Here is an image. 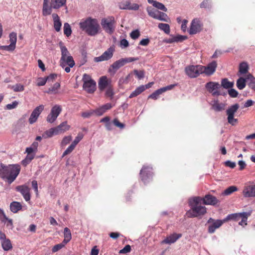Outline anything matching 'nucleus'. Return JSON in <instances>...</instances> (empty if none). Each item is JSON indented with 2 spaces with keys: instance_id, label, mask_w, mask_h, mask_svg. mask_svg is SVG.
<instances>
[{
  "instance_id": "1",
  "label": "nucleus",
  "mask_w": 255,
  "mask_h": 255,
  "mask_svg": "<svg viewBox=\"0 0 255 255\" xmlns=\"http://www.w3.org/2000/svg\"><path fill=\"white\" fill-rule=\"evenodd\" d=\"M202 198L200 197H193L189 199L190 209L186 213L188 217H198L206 213V207L202 205Z\"/></svg>"
},
{
  "instance_id": "2",
  "label": "nucleus",
  "mask_w": 255,
  "mask_h": 255,
  "mask_svg": "<svg viewBox=\"0 0 255 255\" xmlns=\"http://www.w3.org/2000/svg\"><path fill=\"white\" fill-rule=\"evenodd\" d=\"M79 25L80 28L89 36H95L100 33L101 31L98 20L96 18L88 17L85 19H82Z\"/></svg>"
},
{
  "instance_id": "3",
  "label": "nucleus",
  "mask_w": 255,
  "mask_h": 255,
  "mask_svg": "<svg viewBox=\"0 0 255 255\" xmlns=\"http://www.w3.org/2000/svg\"><path fill=\"white\" fill-rule=\"evenodd\" d=\"M59 46L61 52V57L59 61L60 65L64 69L66 73H69L70 72V68L75 65L74 60L62 41L59 42Z\"/></svg>"
},
{
  "instance_id": "4",
  "label": "nucleus",
  "mask_w": 255,
  "mask_h": 255,
  "mask_svg": "<svg viewBox=\"0 0 255 255\" xmlns=\"http://www.w3.org/2000/svg\"><path fill=\"white\" fill-rule=\"evenodd\" d=\"M20 171L18 165H9L5 166L0 163V177L6 179L9 183H11L16 178Z\"/></svg>"
},
{
  "instance_id": "5",
  "label": "nucleus",
  "mask_w": 255,
  "mask_h": 255,
  "mask_svg": "<svg viewBox=\"0 0 255 255\" xmlns=\"http://www.w3.org/2000/svg\"><path fill=\"white\" fill-rule=\"evenodd\" d=\"M250 216L249 212L236 213L228 215L223 220H217L216 221L210 218L208 223H224L225 222H238L245 223L247 222L248 217Z\"/></svg>"
},
{
  "instance_id": "6",
  "label": "nucleus",
  "mask_w": 255,
  "mask_h": 255,
  "mask_svg": "<svg viewBox=\"0 0 255 255\" xmlns=\"http://www.w3.org/2000/svg\"><path fill=\"white\" fill-rule=\"evenodd\" d=\"M152 167L150 165H144L140 171V177L144 184H146L152 181L153 178Z\"/></svg>"
},
{
  "instance_id": "7",
  "label": "nucleus",
  "mask_w": 255,
  "mask_h": 255,
  "mask_svg": "<svg viewBox=\"0 0 255 255\" xmlns=\"http://www.w3.org/2000/svg\"><path fill=\"white\" fill-rule=\"evenodd\" d=\"M240 106L238 104H235L229 107L226 110L228 122L232 126L236 125L238 122V120L237 119H235L234 117L235 114L237 112Z\"/></svg>"
},
{
  "instance_id": "8",
  "label": "nucleus",
  "mask_w": 255,
  "mask_h": 255,
  "mask_svg": "<svg viewBox=\"0 0 255 255\" xmlns=\"http://www.w3.org/2000/svg\"><path fill=\"white\" fill-rule=\"evenodd\" d=\"M116 21L113 16L103 18L101 20V25L104 30L108 33L111 34L115 31Z\"/></svg>"
},
{
  "instance_id": "9",
  "label": "nucleus",
  "mask_w": 255,
  "mask_h": 255,
  "mask_svg": "<svg viewBox=\"0 0 255 255\" xmlns=\"http://www.w3.org/2000/svg\"><path fill=\"white\" fill-rule=\"evenodd\" d=\"M83 89L89 93H93L96 90V83L91 77L87 74L83 76Z\"/></svg>"
},
{
  "instance_id": "10",
  "label": "nucleus",
  "mask_w": 255,
  "mask_h": 255,
  "mask_svg": "<svg viewBox=\"0 0 255 255\" xmlns=\"http://www.w3.org/2000/svg\"><path fill=\"white\" fill-rule=\"evenodd\" d=\"M201 68H203L201 65H189L186 67L185 72L186 75L191 78L197 77L202 74Z\"/></svg>"
},
{
  "instance_id": "11",
  "label": "nucleus",
  "mask_w": 255,
  "mask_h": 255,
  "mask_svg": "<svg viewBox=\"0 0 255 255\" xmlns=\"http://www.w3.org/2000/svg\"><path fill=\"white\" fill-rule=\"evenodd\" d=\"M62 111V108L58 105L54 106L51 109L46 120L49 123H54Z\"/></svg>"
},
{
  "instance_id": "12",
  "label": "nucleus",
  "mask_w": 255,
  "mask_h": 255,
  "mask_svg": "<svg viewBox=\"0 0 255 255\" xmlns=\"http://www.w3.org/2000/svg\"><path fill=\"white\" fill-rule=\"evenodd\" d=\"M205 87L207 91L214 96H218L221 95L220 91L221 85L218 82H208L205 85Z\"/></svg>"
},
{
  "instance_id": "13",
  "label": "nucleus",
  "mask_w": 255,
  "mask_h": 255,
  "mask_svg": "<svg viewBox=\"0 0 255 255\" xmlns=\"http://www.w3.org/2000/svg\"><path fill=\"white\" fill-rule=\"evenodd\" d=\"M203 25V23L200 19L194 18L191 23L189 33L190 34H195L200 32L202 29Z\"/></svg>"
},
{
  "instance_id": "14",
  "label": "nucleus",
  "mask_w": 255,
  "mask_h": 255,
  "mask_svg": "<svg viewBox=\"0 0 255 255\" xmlns=\"http://www.w3.org/2000/svg\"><path fill=\"white\" fill-rule=\"evenodd\" d=\"M112 80L106 76H103L99 78L98 81V88L100 91H104L106 89L111 86Z\"/></svg>"
},
{
  "instance_id": "15",
  "label": "nucleus",
  "mask_w": 255,
  "mask_h": 255,
  "mask_svg": "<svg viewBox=\"0 0 255 255\" xmlns=\"http://www.w3.org/2000/svg\"><path fill=\"white\" fill-rule=\"evenodd\" d=\"M217 63L216 61H213L209 63L207 66L201 65L203 68H201L202 74H204L206 76H211L214 73L217 67Z\"/></svg>"
},
{
  "instance_id": "16",
  "label": "nucleus",
  "mask_w": 255,
  "mask_h": 255,
  "mask_svg": "<svg viewBox=\"0 0 255 255\" xmlns=\"http://www.w3.org/2000/svg\"><path fill=\"white\" fill-rule=\"evenodd\" d=\"M44 110V106L41 105L34 109L31 114L28 121L30 124L35 123L41 112Z\"/></svg>"
},
{
  "instance_id": "17",
  "label": "nucleus",
  "mask_w": 255,
  "mask_h": 255,
  "mask_svg": "<svg viewBox=\"0 0 255 255\" xmlns=\"http://www.w3.org/2000/svg\"><path fill=\"white\" fill-rule=\"evenodd\" d=\"M0 241L4 251H7L12 248L10 240L6 238L5 234L1 232H0Z\"/></svg>"
},
{
  "instance_id": "18",
  "label": "nucleus",
  "mask_w": 255,
  "mask_h": 255,
  "mask_svg": "<svg viewBox=\"0 0 255 255\" xmlns=\"http://www.w3.org/2000/svg\"><path fill=\"white\" fill-rule=\"evenodd\" d=\"M114 51V48L110 47L107 49V50L105 51L101 56L96 57L95 58V61L96 62H101L108 60L112 57Z\"/></svg>"
},
{
  "instance_id": "19",
  "label": "nucleus",
  "mask_w": 255,
  "mask_h": 255,
  "mask_svg": "<svg viewBox=\"0 0 255 255\" xmlns=\"http://www.w3.org/2000/svg\"><path fill=\"white\" fill-rule=\"evenodd\" d=\"M125 65V62L123 58H121L115 62L111 65L109 69V72L112 75L115 74L117 70L121 67H123Z\"/></svg>"
},
{
  "instance_id": "20",
  "label": "nucleus",
  "mask_w": 255,
  "mask_h": 255,
  "mask_svg": "<svg viewBox=\"0 0 255 255\" xmlns=\"http://www.w3.org/2000/svg\"><path fill=\"white\" fill-rule=\"evenodd\" d=\"M119 7L122 9L137 10L139 5L136 3L131 4L129 0H125L119 3Z\"/></svg>"
},
{
  "instance_id": "21",
  "label": "nucleus",
  "mask_w": 255,
  "mask_h": 255,
  "mask_svg": "<svg viewBox=\"0 0 255 255\" xmlns=\"http://www.w3.org/2000/svg\"><path fill=\"white\" fill-rule=\"evenodd\" d=\"M182 236V234L173 233L167 236V237L162 241L161 243L168 245L173 244L180 239Z\"/></svg>"
},
{
  "instance_id": "22",
  "label": "nucleus",
  "mask_w": 255,
  "mask_h": 255,
  "mask_svg": "<svg viewBox=\"0 0 255 255\" xmlns=\"http://www.w3.org/2000/svg\"><path fill=\"white\" fill-rule=\"evenodd\" d=\"M17 191H19L23 195L25 201L30 200V195L29 194V188L26 185H22L17 187Z\"/></svg>"
},
{
  "instance_id": "23",
  "label": "nucleus",
  "mask_w": 255,
  "mask_h": 255,
  "mask_svg": "<svg viewBox=\"0 0 255 255\" xmlns=\"http://www.w3.org/2000/svg\"><path fill=\"white\" fill-rule=\"evenodd\" d=\"M243 194L246 197H255V185L246 187L243 190Z\"/></svg>"
},
{
  "instance_id": "24",
  "label": "nucleus",
  "mask_w": 255,
  "mask_h": 255,
  "mask_svg": "<svg viewBox=\"0 0 255 255\" xmlns=\"http://www.w3.org/2000/svg\"><path fill=\"white\" fill-rule=\"evenodd\" d=\"M202 203L206 205H215L218 203L217 199L211 195H206L204 198H202Z\"/></svg>"
},
{
  "instance_id": "25",
  "label": "nucleus",
  "mask_w": 255,
  "mask_h": 255,
  "mask_svg": "<svg viewBox=\"0 0 255 255\" xmlns=\"http://www.w3.org/2000/svg\"><path fill=\"white\" fill-rule=\"evenodd\" d=\"M112 107L111 104L107 103L104 105L95 110V115L98 116H102L107 110L110 109Z\"/></svg>"
},
{
  "instance_id": "26",
  "label": "nucleus",
  "mask_w": 255,
  "mask_h": 255,
  "mask_svg": "<svg viewBox=\"0 0 255 255\" xmlns=\"http://www.w3.org/2000/svg\"><path fill=\"white\" fill-rule=\"evenodd\" d=\"M212 109L216 112H220L225 110L226 104L223 103H219L218 100H214L212 104Z\"/></svg>"
},
{
  "instance_id": "27",
  "label": "nucleus",
  "mask_w": 255,
  "mask_h": 255,
  "mask_svg": "<svg viewBox=\"0 0 255 255\" xmlns=\"http://www.w3.org/2000/svg\"><path fill=\"white\" fill-rule=\"evenodd\" d=\"M55 128L57 134H59L69 130L70 126L67 125L66 122H64Z\"/></svg>"
},
{
  "instance_id": "28",
  "label": "nucleus",
  "mask_w": 255,
  "mask_h": 255,
  "mask_svg": "<svg viewBox=\"0 0 255 255\" xmlns=\"http://www.w3.org/2000/svg\"><path fill=\"white\" fill-rule=\"evenodd\" d=\"M53 20L54 21V27L55 30L57 32L59 31L61 29L62 23L60 21V18L58 15L56 13H53L52 15Z\"/></svg>"
},
{
  "instance_id": "29",
  "label": "nucleus",
  "mask_w": 255,
  "mask_h": 255,
  "mask_svg": "<svg viewBox=\"0 0 255 255\" xmlns=\"http://www.w3.org/2000/svg\"><path fill=\"white\" fill-rule=\"evenodd\" d=\"M49 0H43L42 14L44 16L50 15L52 12V7L48 6Z\"/></svg>"
},
{
  "instance_id": "30",
  "label": "nucleus",
  "mask_w": 255,
  "mask_h": 255,
  "mask_svg": "<svg viewBox=\"0 0 255 255\" xmlns=\"http://www.w3.org/2000/svg\"><path fill=\"white\" fill-rule=\"evenodd\" d=\"M66 0H51V6L54 9H58L65 4Z\"/></svg>"
},
{
  "instance_id": "31",
  "label": "nucleus",
  "mask_w": 255,
  "mask_h": 255,
  "mask_svg": "<svg viewBox=\"0 0 255 255\" xmlns=\"http://www.w3.org/2000/svg\"><path fill=\"white\" fill-rule=\"evenodd\" d=\"M156 19H158L160 21H163L166 22H170V19L168 16L164 12L159 11V13L156 18Z\"/></svg>"
},
{
  "instance_id": "32",
  "label": "nucleus",
  "mask_w": 255,
  "mask_h": 255,
  "mask_svg": "<svg viewBox=\"0 0 255 255\" xmlns=\"http://www.w3.org/2000/svg\"><path fill=\"white\" fill-rule=\"evenodd\" d=\"M234 85V83L233 82H230L227 78L223 79L221 81V86L225 89H230L233 88Z\"/></svg>"
},
{
  "instance_id": "33",
  "label": "nucleus",
  "mask_w": 255,
  "mask_h": 255,
  "mask_svg": "<svg viewBox=\"0 0 255 255\" xmlns=\"http://www.w3.org/2000/svg\"><path fill=\"white\" fill-rule=\"evenodd\" d=\"M10 209L11 212L15 213L21 209V205L19 202H13L10 205Z\"/></svg>"
},
{
  "instance_id": "34",
  "label": "nucleus",
  "mask_w": 255,
  "mask_h": 255,
  "mask_svg": "<svg viewBox=\"0 0 255 255\" xmlns=\"http://www.w3.org/2000/svg\"><path fill=\"white\" fill-rule=\"evenodd\" d=\"M144 90L145 86L144 85L140 86L130 94L129 98H132L133 97H136L143 92Z\"/></svg>"
},
{
  "instance_id": "35",
  "label": "nucleus",
  "mask_w": 255,
  "mask_h": 255,
  "mask_svg": "<svg viewBox=\"0 0 255 255\" xmlns=\"http://www.w3.org/2000/svg\"><path fill=\"white\" fill-rule=\"evenodd\" d=\"M146 10L148 13V14L151 17L156 19L159 11L157 10H156L152 8L151 6H148L146 8Z\"/></svg>"
},
{
  "instance_id": "36",
  "label": "nucleus",
  "mask_w": 255,
  "mask_h": 255,
  "mask_svg": "<svg viewBox=\"0 0 255 255\" xmlns=\"http://www.w3.org/2000/svg\"><path fill=\"white\" fill-rule=\"evenodd\" d=\"M63 242L67 244L71 239V234L70 230L68 228H65L64 230Z\"/></svg>"
},
{
  "instance_id": "37",
  "label": "nucleus",
  "mask_w": 255,
  "mask_h": 255,
  "mask_svg": "<svg viewBox=\"0 0 255 255\" xmlns=\"http://www.w3.org/2000/svg\"><path fill=\"white\" fill-rule=\"evenodd\" d=\"M8 88L12 89L15 92H22L24 89V86L21 84H16L14 85H8Z\"/></svg>"
},
{
  "instance_id": "38",
  "label": "nucleus",
  "mask_w": 255,
  "mask_h": 255,
  "mask_svg": "<svg viewBox=\"0 0 255 255\" xmlns=\"http://www.w3.org/2000/svg\"><path fill=\"white\" fill-rule=\"evenodd\" d=\"M246 78L244 77H240L237 80V86L239 90H242L246 87Z\"/></svg>"
},
{
  "instance_id": "39",
  "label": "nucleus",
  "mask_w": 255,
  "mask_h": 255,
  "mask_svg": "<svg viewBox=\"0 0 255 255\" xmlns=\"http://www.w3.org/2000/svg\"><path fill=\"white\" fill-rule=\"evenodd\" d=\"M158 28L163 31L165 33L169 34L170 31V26L168 24L160 23L158 25Z\"/></svg>"
},
{
  "instance_id": "40",
  "label": "nucleus",
  "mask_w": 255,
  "mask_h": 255,
  "mask_svg": "<svg viewBox=\"0 0 255 255\" xmlns=\"http://www.w3.org/2000/svg\"><path fill=\"white\" fill-rule=\"evenodd\" d=\"M249 67L246 62H242L240 64L239 72L241 74H246L248 72Z\"/></svg>"
},
{
  "instance_id": "41",
  "label": "nucleus",
  "mask_w": 255,
  "mask_h": 255,
  "mask_svg": "<svg viewBox=\"0 0 255 255\" xmlns=\"http://www.w3.org/2000/svg\"><path fill=\"white\" fill-rule=\"evenodd\" d=\"M9 41L11 45L16 47V43L17 41V34L15 32H12L9 35Z\"/></svg>"
},
{
  "instance_id": "42",
  "label": "nucleus",
  "mask_w": 255,
  "mask_h": 255,
  "mask_svg": "<svg viewBox=\"0 0 255 255\" xmlns=\"http://www.w3.org/2000/svg\"><path fill=\"white\" fill-rule=\"evenodd\" d=\"M60 85L59 83H56L54 84L52 87L50 88L47 93L50 94H56L57 93V91L59 88Z\"/></svg>"
},
{
  "instance_id": "43",
  "label": "nucleus",
  "mask_w": 255,
  "mask_h": 255,
  "mask_svg": "<svg viewBox=\"0 0 255 255\" xmlns=\"http://www.w3.org/2000/svg\"><path fill=\"white\" fill-rule=\"evenodd\" d=\"M0 221L4 223H11V220L6 217L3 210L0 209Z\"/></svg>"
},
{
  "instance_id": "44",
  "label": "nucleus",
  "mask_w": 255,
  "mask_h": 255,
  "mask_svg": "<svg viewBox=\"0 0 255 255\" xmlns=\"http://www.w3.org/2000/svg\"><path fill=\"white\" fill-rule=\"evenodd\" d=\"M152 5L157 8L158 9L161 10L164 12H166L167 11V8L164 6V5L159 2L157 1H155L154 3H153Z\"/></svg>"
},
{
  "instance_id": "45",
  "label": "nucleus",
  "mask_w": 255,
  "mask_h": 255,
  "mask_svg": "<svg viewBox=\"0 0 255 255\" xmlns=\"http://www.w3.org/2000/svg\"><path fill=\"white\" fill-rule=\"evenodd\" d=\"M54 135H57V133L56 131L55 128H53L46 131L44 132L43 136H45L46 137H51Z\"/></svg>"
},
{
  "instance_id": "46",
  "label": "nucleus",
  "mask_w": 255,
  "mask_h": 255,
  "mask_svg": "<svg viewBox=\"0 0 255 255\" xmlns=\"http://www.w3.org/2000/svg\"><path fill=\"white\" fill-rule=\"evenodd\" d=\"M72 33V30L70 25L68 23L64 24V33L67 36H69Z\"/></svg>"
},
{
  "instance_id": "47",
  "label": "nucleus",
  "mask_w": 255,
  "mask_h": 255,
  "mask_svg": "<svg viewBox=\"0 0 255 255\" xmlns=\"http://www.w3.org/2000/svg\"><path fill=\"white\" fill-rule=\"evenodd\" d=\"M72 136L71 135H68L65 136L63 137L62 140L61 142V146L62 147L65 146L67 144H68L72 140Z\"/></svg>"
},
{
  "instance_id": "48",
  "label": "nucleus",
  "mask_w": 255,
  "mask_h": 255,
  "mask_svg": "<svg viewBox=\"0 0 255 255\" xmlns=\"http://www.w3.org/2000/svg\"><path fill=\"white\" fill-rule=\"evenodd\" d=\"M35 156L34 154H27L26 158L22 160V162L23 165L26 166L27 164H28L34 158Z\"/></svg>"
},
{
  "instance_id": "49",
  "label": "nucleus",
  "mask_w": 255,
  "mask_h": 255,
  "mask_svg": "<svg viewBox=\"0 0 255 255\" xmlns=\"http://www.w3.org/2000/svg\"><path fill=\"white\" fill-rule=\"evenodd\" d=\"M237 190V188L236 186H232L227 188L223 193V195H229L232 193Z\"/></svg>"
},
{
  "instance_id": "50",
  "label": "nucleus",
  "mask_w": 255,
  "mask_h": 255,
  "mask_svg": "<svg viewBox=\"0 0 255 255\" xmlns=\"http://www.w3.org/2000/svg\"><path fill=\"white\" fill-rule=\"evenodd\" d=\"M94 115H95V110H91L88 111L83 112L81 114L82 117L84 118H89Z\"/></svg>"
},
{
  "instance_id": "51",
  "label": "nucleus",
  "mask_w": 255,
  "mask_h": 255,
  "mask_svg": "<svg viewBox=\"0 0 255 255\" xmlns=\"http://www.w3.org/2000/svg\"><path fill=\"white\" fill-rule=\"evenodd\" d=\"M162 92L161 89H158L153 92L152 94L149 96L148 98H151L154 100H156L158 99L159 96L162 94Z\"/></svg>"
},
{
  "instance_id": "52",
  "label": "nucleus",
  "mask_w": 255,
  "mask_h": 255,
  "mask_svg": "<svg viewBox=\"0 0 255 255\" xmlns=\"http://www.w3.org/2000/svg\"><path fill=\"white\" fill-rule=\"evenodd\" d=\"M67 244L63 242V241L60 243L55 245L52 249L53 253H55L63 248Z\"/></svg>"
},
{
  "instance_id": "53",
  "label": "nucleus",
  "mask_w": 255,
  "mask_h": 255,
  "mask_svg": "<svg viewBox=\"0 0 255 255\" xmlns=\"http://www.w3.org/2000/svg\"><path fill=\"white\" fill-rule=\"evenodd\" d=\"M105 91V95L107 97L112 98L114 95V92L113 90V88L112 85L110 86L109 88L106 89Z\"/></svg>"
},
{
  "instance_id": "54",
  "label": "nucleus",
  "mask_w": 255,
  "mask_h": 255,
  "mask_svg": "<svg viewBox=\"0 0 255 255\" xmlns=\"http://www.w3.org/2000/svg\"><path fill=\"white\" fill-rule=\"evenodd\" d=\"M76 146L73 144L72 143L70 144V146L65 150V151L63 152L62 154V157L66 156L70 154L75 148Z\"/></svg>"
},
{
  "instance_id": "55",
  "label": "nucleus",
  "mask_w": 255,
  "mask_h": 255,
  "mask_svg": "<svg viewBox=\"0 0 255 255\" xmlns=\"http://www.w3.org/2000/svg\"><path fill=\"white\" fill-rule=\"evenodd\" d=\"M222 224H212L208 228V232L210 233H213L215 230L220 228Z\"/></svg>"
},
{
  "instance_id": "56",
  "label": "nucleus",
  "mask_w": 255,
  "mask_h": 255,
  "mask_svg": "<svg viewBox=\"0 0 255 255\" xmlns=\"http://www.w3.org/2000/svg\"><path fill=\"white\" fill-rule=\"evenodd\" d=\"M211 5V1L210 0H204L200 4V7L201 8H209Z\"/></svg>"
},
{
  "instance_id": "57",
  "label": "nucleus",
  "mask_w": 255,
  "mask_h": 255,
  "mask_svg": "<svg viewBox=\"0 0 255 255\" xmlns=\"http://www.w3.org/2000/svg\"><path fill=\"white\" fill-rule=\"evenodd\" d=\"M18 102L15 101L11 104H8L6 105L5 109L7 110H12L17 107L18 105Z\"/></svg>"
},
{
  "instance_id": "58",
  "label": "nucleus",
  "mask_w": 255,
  "mask_h": 255,
  "mask_svg": "<svg viewBox=\"0 0 255 255\" xmlns=\"http://www.w3.org/2000/svg\"><path fill=\"white\" fill-rule=\"evenodd\" d=\"M83 138V134L82 133H79L77 136L75 137L72 143L75 146L80 141V140Z\"/></svg>"
},
{
  "instance_id": "59",
  "label": "nucleus",
  "mask_w": 255,
  "mask_h": 255,
  "mask_svg": "<svg viewBox=\"0 0 255 255\" xmlns=\"http://www.w3.org/2000/svg\"><path fill=\"white\" fill-rule=\"evenodd\" d=\"M140 36V32L138 30L136 29L132 31L130 33V36L133 39H136L139 37Z\"/></svg>"
},
{
  "instance_id": "60",
  "label": "nucleus",
  "mask_w": 255,
  "mask_h": 255,
  "mask_svg": "<svg viewBox=\"0 0 255 255\" xmlns=\"http://www.w3.org/2000/svg\"><path fill=\"white\" fill-rule=\"evenodd\" d=\"M15 47L9 44V45L0 46V50H4L8 51H12L15 49Z\"/></svg>"
},
{
  "instance_id": "61",
  "label": "nucleus",
  "mask_w": 255,
  "mask_h": 255,
  "mask_svg": "<svg viewBox=\"0 0 255 255\" xmlns=\"http://www.w3.org/2000/svg\"><path fill=\"white\" fill-rule=\"evenodd\" d=\"M228 94L232 98H236L238 95V92L237 91L232 88L228 90Z\"/></svg>"
},
{
  "instance_id": "62",
  "label": "nucleus",
  "mask_w": 255,
  "mask_h": 255,
  "mask_svg": "<svg viewBox=\"0 0 255 255\" xmlns=\"http://www.w3.org/2000/svg\"><path fill=\"white\" fill-rule=\"evenodd\" d=\"M133 73L135 74L138 79H142L144 76V72L143 71H138L137 70H134Z\"/></svg>"
},
{
  "instance_id": "63",
  "label": "nucleus",
  "mask_w": 255,
  "mask_h": 255,
  "mask_svg": "<svg viewBox=\"0 0 255 255\" xmlns=\"http://www.w3.org/2000/svg\"><path fill=\"white\" fill-rule=\"evenodd\" d=\"M47 82L46 78H38L37 80V85L38 86H42L45 85Z\"/></svg>"
},
{
  "instance_id": "64",
  "label": "nucleus",
  "mask_w": 255,
  "mask_h": 255,
  "mask_svg": "<svg viewBox=\"0 0 255 255\" xmlns=\"http://www.w3.org/2000/svg\"><path fill=\"white\" fill-rule=\"evenodd\" d=\"M120 45L122 49H124L129 46V43L127 39H123L120 41Z\"/></svg>"
}]
</instances>
